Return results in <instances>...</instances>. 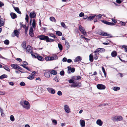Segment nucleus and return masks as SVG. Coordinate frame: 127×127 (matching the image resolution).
I'll return each instance as SVG.
<instances>
[{
	"mask_svg": "<svg viewBox=\"0 0 127 127\" xmlns=\"http://www.w3.org/2000/svg\"><path fill=\"white\" fill-rule=\"evenodd\" d=\"M20 104L24 108L27 110L29 109L31 107V105L29 102L26 100L21 101L20 102Z\"/></svg>",
	"mask_w": 127,
	"mask_h": 127,
	"instance_id": "nucleus-1",
	"label": "nucleus"
},
{
	"mask_svg": "<svg viewBox=\"0 0 127 127\" xmlns=\"http://www.w3.org/2000/svg\"><path fill=\"white\" fill-rule=\"evenodd\" d=\"M32 26V27L30 28L29 30V34L31 37H32L34 36L33 28L34 30H35L36 27V21L34 19H33V20Z\"/></svg>",
	"mask_w": 127,
	"mask_h": 127,
	"instance_id": "nucleus-2",
	"label": "nucleus"
},
{
	"mask_svg": "<svg viewBox=\"0 0 127 127\" xmlns=\"http://www.w3.org/2000/svg\"><path fill=\"white\" fill-rule=\"evenodd\" d=\"M111 119L114 121H119L123 120V118L121 116H114Z\"/></svg>",
	"mask_w": 127,
	"mask_h": 127,
	"instance_id": "nucleus-3",
	"label": "nucleus"
},
{
	"mask_svg": "<svg viewBox=\"0 0 127 127\" xmlns=\"http://www.w3.org/2000/svg\"><path fill=\"white\" fill-rule=\"evenodd\" d=\"M64 109L65 112L67 113H69L70 112L71 110L69 106L67 105H64Z\"/></svg>",
	"mask_w": 127,
	"mask_h": 127,
	"instance_id": "nucleus-4",
	"label": "nucleus"
},
{
	"mask_svg": "<svg viewBox=\"0 0 127 127\" xmlns=\"http://www.w3.org/2000/svg\"><path fill=\"white\" fill-rule=\"evenodd\" d=\"M47 90L50 93L54 94L55 93V90L51 88H47Z\"/></svg>",
	"mask_w": 127,
	"mask_h": 127,
	"instance_id": "nucleus-5",
	"label": "nucleus"
},
{
	"mask_svg": "<svg viewBox=\"0 0 127 127\" xmlns=\"http://www.w3.org/2000/svg\"><path fill=\"white\" fill-rule=\"evenodd\" d=\"M81 86V83L78 82L75 83L74 84H72L70 86L72 88L80 87Z\"/></svg>",
	"mask_w": 127,
	"mask_h": 127,
	"instance_id": "nucleus-6",
	"label": "nucleus"
},
{
	"mask_svg": "<svg viewBox=\"0 0 127 127\" xmlns=\"http://www.w3.org/2000/svg\"><path fill=\"white\" fill-rule=\"evenodd\" d=\"M96 87L99 90H104L105 88V86L102 84H98L97 85Z\"/></svg>",
	"mask_w": 127,
	"mask_h": 127,
	"instance_id": "nucleus-7",
	"label": "nucleus"
},
{
	"mask_svg": "<svg viewBox=\"0 0 127 127\" xmlns=\"http://www.w3.org/2000/svg\"><path fill=\"white\" fill-rule=\"evenodd\" d=\"M19 34V32L17 30H15L12 34V36L14 37L15 36H17V37H18V35Z\"/></svg>",
	"mask_w": 127,
	"mask_h": 127,
	"instance_id": "nucleus-8",
	"label": "nucleus"
},
{
	"mask_svg": "<svg viewBox=\"0 0 127 127\" xmlns=\"http://www.w3.org/2000/svg\"><path fill=\"white\" fill-rule=\"evenodd\" d=\"M39 39L40 40H46L47 42V40L48 39V36L44 35H41L39 36Z\"/></svg>",
	"mask_w": 127,
	"mask_h": 127,
	"instance_id": "nucleus-9",
	"label": "nucleus"
},
{
	"mask_svg": "<svg viewBox=\"0 0 127 127\" xmlns=\"http://www.w3.org/2000/svg\"><path fill=\"white\" fill-rule=\"evenodd\" d=\"M96 124L99 126H101L103 124V122L100 119L97 120L96 122Z\"/></svg>",
	"mask_w": 127,
	"mask_h": 127,
	"instance_id": "nucleus-10",
	"label": "nucleus"
},
{
	"mask_svg": "<svg viewBox=\"0 0 127 127\" xmlns=\"http://www.w3.org/2000/svg\"><path fill=\"white\" fill-rule=\"evenodd\" d=\"M82 59V58L80 56H78L76 57L74 59V60L75 62H77L80 61Z\"/></svg>",
	"mask_w": 127,
	"mask_h": 127,
	"instance_id": "nucleus-11",
	"label": "nucleus"
},
{
	"mask_svg": "<svg viewBox=\"0 0 127 127\" xmlns=\"http://www.w3.org/2000/svg\"><path fill=\"white\" fill-rule=\"evenodd\" d=\"M29 16L31 18H34L36 16V14L35 13L34 11H32V12H30Z\"/></svg>",
	"mask_w": 127,
	"mask_h": 127,
	"instance_id": "nucleus-12",
	"label": "nucleus"
},
{
	"mask_svg": "<svg viewBox=\"0 0 127 127\" xmlns=\"http://www.w3.org/2000/svg\"><path fill=\"white\" fill-rule=\"evenodd\" d=\"M26 51L27 53H31L32 52V48L30 46L28 45L27 46Z\"/></svg>",
	"mask_w": 127,
	"mask_h": 127,
	"instance_id": "nucleus-13",
	"label": "nucleus"
},
{
	"mask_svg": "<svg viewBox=\"0 0 127 127\" xmlns=\"http://www.w3.org/2000/svg\"><path fill=\"white\" fill-rule=\"evenodd\" d=\"M79 122L81 127H85V123L84 120L81 119L80 120Z\"/></svg>",
	"mask_w": 127,
	"mask_h": 127,
	"instance_id": "nucleus-14",
	"label": "nucleus"
},
{
	"mask_svg": "<svg viewBox=\"0 0 127 127\" xmlns=\"http://www.w3.org/2000/svg\"><path fill=\"white\" fill-rule=\"evenodd\" d=\"M51 57L52 61L57 60L58 59L57 55L55 54H54Z\"/></svg>",
	"mask_w": 127,
	"mask_h": 127,
	"instance_id": "nucleus-15",
	"label": "nucleus"
},
{
	"mask_svg": "<svg viewBox=\"0 0 127 127\" xmlns=\"http://www.w3.org/2000/svg\"><path fill=\"white\" fill-rule=\"evenodd\" d=\"M79 29L80 31L82 34L84 33V32H86L84 28L81 25H80L79 26Z\"/></svg>",
	"mask_w": 127,
	"mask_h": 127,
	"instance_id": "nucleus-16",
	"label": "nucleus"
},
{
	"mask_svg": "<svg viewBox=\"0 0 127 127\" xmlns=\"http://www.w3.org/2000/svg\"><path fill=\"white\" fill-rule=\"evenodd\" d=\"M75 71V69L74 68H69V67H68V70L67 71V72L70 73L71 72H74Z\"/></svg>",
	"mask_w": 127,
	"mask_h": 127,
	"instance_id": "nucleus-17",
	"label": "nucleus"
},
{
	"mask_svg": "<svg viewBox=\"0 0 127 127\" xmlns=\"http://www.w3.org/2000/svg\"><path fill=\"white\" fill-rule=\"evenodd\" d=\"M10 15L12 18L13 19H14L17 17L16 15L13 12H11L10 14Z\"/></svg>",
	"mask_w": 127,
	"mask_h": 127,
	"instance_id": "nucleus-18",
	"label": "nucleus"
},
{
	"mask_svg": "<svg viewBox=\"0 0 127 127\" xmlns=\"http://www.w3.org/2000/svg\"><path fill=\"white\" fill-rule=\"evenodd\" d=\"M34 75L33 73H32L29 75L27 78L29 79L32 80L34 79Z\"/></svg>",
	"mask_w": 127,
	"mask_h": 127,
	"instance_id": "nucleus-19",
	"label": "nucleus"
},
{
	"mask_svg": "<svg viewBox=\"0 0 127 127\" xmlns=\"http://www.w3.org/2000/svg\"><path fill=\"white\" fill-rule=\"evenodd\" d=\"M100 34L101 35L103 36H107L108 37L110 36V34H108L106 32H101L100 33Z\"/></svg>",
	"mask_w": 127,
	"mask_h": 127,
	"instance_id": "nucleus-20",
	"label": "nucleus"
},
{
	"mask_svg": "<svg viewBox=\"0 0 127 127\" xmlns=\"http://www.w3.org/2000/svg\"><path fill=\"white\" fill-rule=\"evenodd\" d=\"M11 66L14 69H18V68L19 67V66L16 64H12L11 65Z\"/></svg>",
	"mask_w": 127,
	"mask_h": 127,
	"instance_id": "nucleus-21",
	"label": "nucleus"
},
{
	"mask_svg": "<svg viewBox=\"0 0 127 127\" xmlns=\"http://www.w3.org/2000/svg\"><path fill=\"white\" fill-rule=\"evenodd\" d=\"M4 21L2 18L0 19V27L3 26L4 25Z\"/></svg>",
	"mask_w": 127,
	"mask_h": 127,
	"instance_id": "nucleus-22",
	"label": "nucleus"
},
{
	"mask_svg": "<svg viewBox=\"0 0 127 127\" xmlns=\"http://www.w3.org/2000/svg\"><path fill=\"white\" fill-rule=\"evenodd\" d=\"M104 23L105 24L107 25L110 26L114 25L115 24L114 23L111 22H108L105 21L104 22Z\"/></svg>",
	"mask_w": 127,
	"mask_h": 127,
	"instance_id": "nucleus-23",
	"label": "nucleus"
},
{
	"mask_svg": "<svg viewBox=\"0 0 127 127\" xmlns=\"http://www.w3.org/2000/svg\"><path fill=\"white\" fill-rule=\"evenodd\" d=\"M50 72H45L44 73V75L47 78H49L50 77Z\"/></svg>",
	"mask_w": 127,
	"mask_h": 127,
	"instance_id": "nucleus-24",
	"label": "nucleus"
},
{
	"mask_svg": "<svg viewBox=\"0 0 127 127\" xmlns=\"http://www.w3.org/2000/svg\"><path fill=\"white\" fill-rule=\"evenodd\" d=\"M36 58L38 60L42 61H43L44 60V58H43L39 56H37Z\"/></svg>",
	"mask_w": 127,
	"mask_h": 127,
	"instance_id": "nucleus-25",
	"label": "nucleus"
},
{
	"mask_svg": "<svg viewBox=\"0 0 127 127\" xmlns=\"http://www.w3.org/2000/svg\"><path fill=\"white\" fill-rule=\"evenodd\" d=\"M96 15H95L93 16H91L88 18L87 19L88 20L91 21L92 20L94 17H95Z\"/></svg>",
	"mask_w": 127,
	"mask_h": 127,
	"instance_id": "nucleus-26",
	"label": "nucleus"
},
{
	"mask_svg": "<svg viewBox=\"0 0 127 127\" xmlns=\"http://www.w3.org/2000/svg\"><path fill=\"white\" fill-rule=\"evenodd\" d=\"M48 35L50 36L53 37L54 38H57L56 36L52 33H48Z\"/></svg>",
	"mask_w": 127,
	"mask_h": 127,
	"instance_id": "nucleus-27",
	"label": "nucleus"
},
{
	"mask_svg": "<svg viewBox=\"0 0 127 127\" xmlns=\"http://www.w3.org/2000/svg\"><path fill=\"white\" fill-rule=\"evenodd\" d=\"M50 20L53 22H56V20L55 19V18L53 17H51L50 18Z\"/></svg>",
	"mask_w": 127,
	"mask_h": 127,
	"instance_id": "nucleus-28",
	"label": "nucleus"
},
{
	"mask_svg": "<svg viewBox=\"0 0 127 127\" xmlns=\"http://www.w3.org/2000/svg\"><path fill=\"white\" fill-rule=\"evenodd\" d=\"M46 60L47 61H52L51 57L48 56L45 57Z\"/></svg>",
	"mask_w": 127,
	"mask_h": 127,
	"instance_id": "nucleus-29",
	"label": "nucleus"
},
{
	"mask_svg": "<svg viewBox=\"0 0 127 127\" xmlns=\"http://www.w3.org/2000/svg\"><path fill=\"white\" fill-rule=\"evenodd\" d=\"M100 48H98L96 49L94 52V53H96V55H99L98 52H100Z\"/></svg>",
	"mask_w": 127,
	"mask_h": 127,
	"instance_id": "nucleus-30",
	"label": "nucleus"
},
{
	"mask_svg": "<svg viewBox=\"0 0 127 127\" xmlns=\"http://www.w3.org/2000/svg\"><path fill=\"white\" fill-rule=\"evenodd\" d=\"M117 55V53L116 51H113L111 53V55L112 57H114L116 56Z\"/></svg>",
	"mask_w": 127,
	"mask_h": 127,
	"instance_id": "nucleus-31",
	"label": "nucleus"
},
{
	"mask_svg": "<svg viewBox=\"0 0 127 127\" xmlns=\"http://www.w3.org/2000/svg\"><path fill=\"white\" fill-rule=\"evenodd\" d=\"M89 60L91 62L93 61V56L92 54H91L89 56Z\"/></svg>",
	"mask_w": 127,
	"mask_h": 127,
	"instance_id": "nucleus-32",
	"label": "nucleus"
},
{
	"mask_svg": "<svg viewBox=\"0 0 127 127\" xmlns=\"http://www.w3.org/2000/svg\"><path fill=\"white\" fill-rule=\"evenodd\" d=\"M121 48H124L125 50V52L127 53V46L124 45L121 46Z\"/></svg>",
	"mask_w": 127,
	"mask_h": 127,
	"instance_id": "nucleus-33",
	"label": "nucleus"
},
{
	"mask_svg": "<svg viewBox=\"0 0 127 127\" xmlns=\"http://www.w3.org/2000/svg\"><path fill=\"white\" fill-rule=\"evenodd\" d=\"M26 41L23 42L22 44V47L24 49H25L26 47Z\"/></svg>",
	"mask_w": 127,
	"mask_h": 127,
	"instance_id": "nucleus-34",
	"label": "nucleus"
},
{
	"mask_svg": "<svg viewBox=\"0 0 127 127\" xmlns=\"http://www.w3.org/2000/svg\"><path fill=\"white\" fill-rule=\"evenodd\" d=\"M50 73L54 75H56L57 74V72L55 70H52L50 71Z\"/></svg>",
	"mask_w": 127,
	"mask_h": 127,
	"instance_id": "nucleus-35",
	"label": "nucleus"
},
{
	"mask_svg": "<svg viewBox=\"0 0 127 127\" xmlns=\"http://www.w3.org/2000/svg\"><path fill=\"white\" fill-rule=\"evenodd\" d=\"M113 90L115 91H117L118 90L120 89V88L118 87H115L113 88Z\"/></svg>",
	"mask_w": 127,
	"mask_h": 127,
	"instance_id": "nucleus-36",
	"label": "nucleus"
},
{
	"mask_svg": "<svg viewBox=\"0 0 127 127\" xmlns=\"http://www.w3.org/2000/svg\"><path fill=\"white\" fill-rule=\"evenodd\" d=\"M56 34L59 36H61L62 34V33L61 32L59 31H57L56 32Z\"/></svg>",
	"mask_w": 127,
	"mask_h": 127,
	"instance_id": "nucleus-37",
	"label": "nucleus"
},
{
	"mask_svg": "<svg viewBox=\"0 0 127 127\" xmlns=\"http://www.w3.org/2000/svg\"><path fill=\"white\" fill-rule=\"evenodd\" d=\"M95 16L96 19L98 20L101 18L102 17V15L100 14H99L96 16Z\"/></svg>",
	"mask_w": 127,
	"mask_h": 127,
	"instance_id": "nucleus-38",
	"label": "nucleus"
},
{
	"mask_svg": "<svg viewBox=\"0 0 127 127\" xmlns=\"http://www.w3.org/2000/svg\"><path fill=\"white\" fill-rule=\"evenodd\" d=\"M7 77V76L5 74H3L0 76V79H3L4 78H6Z\"/></svg>",
	"mask_w": 127,
	"mask_h": 127,
	"instance_id": "nucleus-39",
	"label": "nucleus"
},
{
	"mask_svg": "<svg viewBox=\"0 0 127 127\" xmlns=\"http://www.w3.org/2000/svg\"><path fill=\"white\" fill-rule=\"evenodd\" d=\"M61 26L64 28H66L67 27L65 25V24L63 22H62L61 23Z\"/></svg>",
	"mask_w": 127,
	"mask_h": 127,
	"instance_id": "nucleus-40",
	"label": "nucleus"
},
{
	"mask_svg": "<svg viewBox=\"0 0 127 127\" xmlns=\"http://www.w3.org/2000/svg\"><path fill=\"white\" fill-rule=\"evenodd\" d=\"M65 44L66 45L67 48L68 49H69L70 47V45L68 42L67 41H65Z\"/></svg>",
	"mask_w": 127,
	"mask_h": 127,
	"instance_id": "nucleus-41",
	"label": "nucleus"
},
{
	"mask_svg": "<svg viewBox=\"0 0 127 127\" xmlns=\"http://www.w3.org/2000/svg\"><path fill=\"white\" fill-rule=\"evenodd\" d=\"M10 119L12 121H14L15 120V119L14 116L13 115H11L10 117Z\"/></svg>",
	"mask_w": 127,
	"mask_h": 127,
	"instance_id": "nucleus-42",
	"label": "nucleus"
},
{
	"mask_svg": "<svg viewBox=\"0 0 127 127\" xmlns=\"http://www.w3.org/2000/svg\"><path fill=\"white\" fill-rule=\"evenodd\" d=\"M15 11L19 14H21V12L19 10V9L17 7H15L14 8Z\"/></svg>",
	"mask_w": 127,
	"mask_h": 127,
	"instance_id": "nucleus-43",
	"label": "nucleus"
},
{
	"mask_svg": "<svg viewBox=\"0 0 127 127\" xmlns=\"http://www.w3.org/2000/svg\"><path fill=\"white\" fill-rule=\"evenodd\" d=\"M58 46L60 50H62L63 49V46L61 44H58Z\"/></svg>",
	"mask_w": 127,
	"mask_h": 127,
	"instance_id": "nucleus-44",
	"label": "nucleus"
},
{
	"mask_svg": "<svg viewBox=\"0 0 127 127\" xmlns=\"http://www.w3.org/2000/svg\"><path fill=\"white\" fill-rule=\"evenodd\" d=\"M68 82L70 83H72L73 84L75 83V82L73 80V79H72V78L71 79H70L68 81Z\"/></svg>",
	"mask_w": 127,
	"mask_h": 127,
	"instance_id": "nucleus-45",
	"label": "nucleus"
},
{
	"mask_svg": "<svg viewBox=\"0 0 127 127\" xmlns=\"http://www.w3.org/2000/svg\"><path fill=\"white\" fill-rule=\"evenodd\" d=\"M4 43L6 45H8L9 43V41L8 40H6L4 42Z\"/></svg>",
	"mask_w": 127,
	"mask_h": 127,
	"instance_id": "nucleus-46",
	"label": "nucleus"
},
{
	"mask_svg": "<svg viewBox=\"0 0 127 127\" xmlns=\"http://www.w3.org/2000/svg\"><path fill=\"white\" fill-rule=\"evenodd\" d=\"M55 40L53 39L49 38L48 37V39L47 40V42H53Z\"/></svg>",
	"mask_w": 127,
	"mask_h": 127,
	"instance_id": "nucleus-47",
	"label": "nucleus"
},
{
	"mask_svg": "<svg viewBox=\"0 0 127 127\" xmlns=\"http://www.w3.org/2000/svg\"><path fill=\"white\" fill-rule=\"evenodd\" d=\"M119 24H121L123 26H125L126 25V23L124 22H123L121 21H119Z\"/></svg>",
	"mask_w": 127,
	"mask_h": 127,
	"instance_id": "nucleus-48",
	"label": "nucleus"
},
{
	"mask_svg": "<svg viewBox=\"0 0 127 127\" xmlns=\"http://www.w3.org/2000/svg\"><path fill=\"white\" fill-rule=\"evenodd\" d=\"M25 18V20L28 23V19H29V16L28 14H27L26 15Z\"/></svg>",
	"mask_w": 127,
	"mask_h": 127,
	"instance_id": "nucleus-49",
	"label": "nucleus"
},
{
	"mask_svg": "<svg viewBox=\"0 0 127 127\" xmlns=\"http://www.w3.org/2000/svg\"><path fill=\"white\" fill-rule=\"evenodd\" d=\"M95 55L94 56V58L95 60H97L98 58V56L99 55H96V53H95Z\"/></svg>",
	"mask_w": 127,
	"mask_h": 127,
	"instance_id": "nucleus-50",
	"label": "nucleus"
},
{
	"mask_svg": "<svg viewBox=\"0 0 127 127\" xmlns=\"http://www.w3.org/2000/svg\"><path fill=\"white\" fill-rule=\"evenodd\" d=\"M57 95L59 96H61L62 95V92L60 91H58L57 93Z\"/></svg>",
	"mask_w": 127,
	"mask_h": 127,
	"instance_id": "nucleus-51",
	"label": "nucleus"
},
{
	"mask_svg": "<svg viewBox=\"0 0 127 127\" xmlns=\"http://www.w3.org/2000/svg\"><path fill=\"white\" fill-rule=\"evenodd\" d=\"M20 85L22 86H24L25 85V83L24 82H21L20 83Z\"/></svg>",
	"mask_w": 127,
	"mask_h": 127,
	"instance_id": "nucleus-52",
	"label": "nucleus"
},
{
	"mask_svg": "<svg viewBox=\"0 0 127 127\" xmlns=\"http://www.w3.org/2000/svg\"><path fill=\"white\" fill-rule=\"evenodd\" d=\"M3 68L5 70H7V71L10 72V70L9 69V68L8 67L6 66L4 67Z\"/></svg>",
	"mask_w": 127,
	"mask_h": 127,
	"instance_id": "nucleus-53",
	"label": "nucleus"
},
{
	"mask_svg": "<svg viewBox=\"0 0 127 127\" xmlns=\"http://www.w3.org/2000/svg\"><path fill=\"white\" fill-rule=\"evenodd\" d=\"M52 122L54 125H56L57 124V121L55 120H52Z\"/></svg>",
	"mask_w": 127,
	"mask_h": 127,
	"instance_id": "nucleus-54",
	"label": "nucleus"
},
{
	"mask_svg": "<svg viewBox=\"0 0 127 127\" xmlns=\"http://www.w3.org/2000/svg\"><path fill=\"white\" fill-rule=\"evenodd\" d=\"M5 94V91H0V95H4Z\"/></svg>",
	"mask_w": 127,
	"mask_h": 127,
	"instance_id": "nucleus-55",
	"label": "nucleus"
},
{
	"mask_svg": "<svg viewBox=\"0 0 127 127\" xmlns=\"http://www.w3.org/2000/svg\"><path fill=\"white\" fill-rule=\"evenodd\" d=\"M102 71L103 72V73L104 74V76H106L105 71V69H104V68L103 67H102Z\"/></svg>",
	"mask_w": 127,
	"mask_h": 127,
	"instance_id": "nucleus-56",
	"label": "nucleus"
},
{
	"mask_svg": "<svg viewBox=\"0 0 127 127\" xmlns=\"http://www.w3.org/2000/svg\"><path fill=\"white\" fill-rule=\"evenodd\" d=\"M77 80H79L81 79V77L79 76H76Z\"/></svg>",
	"mask_w": 127,
	"mask_h": 127,
	"instance_id": "nucleus-57",
	"label": "nucleus"
},
{
	"mask_svg": "<svg viewBox=\"0 0 127 127\" xmlns=\"http://www.w3.org/2000/svg\"><path fill=\"white\" fill-rule=\"evenodd\" d=\"M0 113H1V116H3V110L2 109V108H0Z\"/></svg>",
	"mask_w": 127,
	"mask_h": 127,
	"instance_id": "nucleus-58",
	"label": "nucleus"
},
{
	"mask_svg": "<svg viewBox=\"0 0 127 127\" xmlns=\"http://www.w3.org/2000/svg\"><path fill=\"white\" fill-rule=\"evenodd\" d=\"M30 53L31 54V55L33 58H36V57L33 54V53L32 52H31Z\"/></svg>",
	"mask_w": 127,
	"mask_h": 127,
	"instance_id": "nucleus-59",
	"label": "nucleus"
},
{
	"mask_svg": "<svg viewBox=\"0 0 127 127\" xmlns=\"http://www.w3.org/2000/svg\"><path fill=\"white\" fill-rule=\"evenodd\" d=\"M21 66H23L24 68H26L28 70H29V68L25 66L23 64H21Z\"/></svg>",
	"mask_w": 127,
	"mask_h": 127,
	"instance_id": "nucleus-60",
	"label": "nucleus"
},
{
	"mask_svg": "<svg viewBox=\"0 0 127 127\" xmlns=\"http://www.w3.org/2000/svg\"><path fill=\"white\" fill-rule=\"evenodd\" d=\"M84 16V14L83 12H81L79 14V16L80 17H82Z\"/></svg>",
	"mask_w": 127,
	"mask_h": 127,
	"instance_id": "nucleus-61",
	"label": "nucleus"
},
{
	"mask_svg": "<svg viewBox=\"0 0 127 127\" xmlns=\"http://www.w3.org/2000/svg\"><path fill=\"white\" fill-rule=\"evenodd\" d=\"M60 74L62 76H63V75H64V71H61L60 73Z\"/></svg>",
	"mask_w": 127,
	"mask_h": 127,
	"instance_id": "nucleus-62",
	"label": "nucleus"
},
{
	"mask_svg": "<svg viewBox=\"0 0 127 127\" xmlns=\"http://www.w3.org/2000/svg\"><path fill=\"white\" fill-rule=\"evenodd\" d=\"M72 78L73 80L74 81L77 80L76 76H73L72 77Z\"/></svg>",
	"mask_w": 127,
	"mask_h": 127,
	"instance_id": "nucleus-63",
	"label": "nucleus"
},
{
	"mask_svg": "<svg viewBox=\"0 0 127 127\" xmlns=\"http://www.w3.org/2000/svg\"><path fill=\"white\" fill-rule=\"evenodd\" d=\"M54 79L57 82L59 81V80L56 77H55L54 78Z\"/></svg>",
	"mask_w": 127,
	"mask_h": 127,
	"instance_id": "nucleus-64",
	"label": "nucleus"
}]
</instances>
